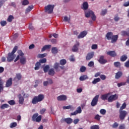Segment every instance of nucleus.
Masks as SVG:
<instances>
[{"instance_id":"nucleus-13","label":"nucleus","mask_w":129,"mask_h":129,"mask_svg":"<svg viewBox=\"0 0 129 129\" xmlns=\"http://www.w3.org/2000/svg\"><path fill=\"white\" fill-rule=\"evenodd\" d=\"M80 45V43L79 42H77L76 44H75L73 47L72 50L73 52H77L79 50V46Z\"/></svg>"},{"instance_id":"nucleus-58","label":"nucleus","mask_w":129,"mask_h":129,"mask_svg":"<svg viewBox=\"0 0 129 129\" xmlns=\"http://www.w3.org/2000/svg\"><path fill=\"white\" fill-rule=\"evenodd\" d=\"M18 54H19L18 55H19V56H21V57H23V56H24V53L22 50H19Z\"/></svg>"},{"instance_id":"nucleus-21","label":"nucleus","mask_w":129,"mask_h":129,"mask_svg":"<svg viewBox=\"0 0 129 129\" xmlns=\"http://www.w3.org/2000/svg\"><path fill=\"white\" fill-rule=\"evenodd\" d=\"M112 36H113V33L111 32H108L106 35V38H107V40H111Z\"/></svg>"},{"instance_id":"nucleus-24","label":"nucleus","mask_w":129,"mask_h":129,"mask_svg":"<svg viewBox=\"0 0 129 129\" xmlns=\"http://www.w3.org/2000/svg\"><path fill=\"white\" fill-rule=\"evenodd\" d=\"M2 91H4V81L0 77V93Z\"/></svg>"},{"instance_id":"nucleus-30","label":"nucleus","mask_w":129,"mask_h":129,"mask_svg":"<svg viewBox=\"0 0 129 129\" xmlns=\"http://www.w3.org/2000/svg\"><path fill=\"white\" fill-rule=\"evenodd\" d=\"M20 63L22 64V65H25L26 64V62H27V59H26V57H22L20 59Z\"/></svg>"},{"instance_id":"nucleus-35","label":"nucleus","mask_w":129,"mask_h":129,"mask_svg":"<svg viewBox=\"0 0 129 129\" xmlns=\"http://www.w3.org/2000/svg\"><path fill=\"white\" fill-rule=\"evenodd\" d=\"M14 19V16H13V15H10L8 17V18L7 19V22H9V23H12Z\"/></svg>"},{"instance_id":"nucleus-62","label":"nucleus","mask_w":129,"mask_h":129,"mask_svg":"<svg viewBox=\"0 0 129 129\" xmlns=\"http://www.w3.org/2000/svg\"><path fill=\"white\" fill-rule=\"evenodd\" d=\"M73 122L74 124H77V123L79 122V119L78 118L75 119V120H74Z\"/></svg>"},{"instance_id":"nucleus-57","label":"nucleus","mask_w":129,"mask_h":129,"mask_svg":"<svg viewBox=\"0 0 129 129\" xmlns=\"http://www.w3.org/2000/svg\"><path fill=\"white\" fill-rule=\"evenodd\" d=\"M100 77L102 80H105V79H106V76H105L104 75H100Z\"/></svg>"},{"instance_id":"nucleus-31","label":"nucleus","mask_w":129,"mask_h":129,"mask_svg":"<svg viewBox=\"0 0 129 129\" xmlns=\"http://www.w3.org/2000/svg\"><path fill=\"white\" fill-rule=\"evenodd\" d=\"M34 9V6H29L26 10L25 13L28 14V13H30L32 10Z\"/></svg>"},{"instance_id":"nucleus-4","label":"nucleus","mask_w":129,"mask_h":129,"mask_svg":"<svg viewBox=\"0 0 129 129\" xmlns=\"http://www.w3.org/2000/svg\"><path fill=\"white\" fill-rule=\"evenodd\" d=\"M32 121H36V122H40L42 120V115H39L38 113L34 114L32 117Z\"/></svg>"},{"instance_id":"nucleus-20","label":"nucleus","mask_w":129,"mask_h":129,"mask_svg":"<svg viewBox=\"0 0 129 129\" xmlns=\"http://www.w3.org/2000/svg\"><path fill=\"white\" fill-rule=\"evenodd\" d=\"M121 76H122V72L118 71L115 74V78L117 80L119 78H120Z\"/></svg>"},{"instance_id":"nucleus-10","label":"nucleus","mask_w":129,"mask_h":129,"mask_svg":"<svg viewBox=\"0 0 129 129\" xmlns=\"http://www.w3.org/2000/svg\"><path fill=\"white\" fill-rule=\"evenodd\" d=\"M94 56V52H91L87 53L86 56V60L89 61L91 59H92Z\"/></svg>"},{"instance_id":"nucleus-3","label":"nucleus","mask_w":129,"mask_h":129,"mask_svg":"<svg viewBox=\"0 0 129 129\" xmlns=\"http://www.w3.org/2000/svg\"><path fill=\"white\" fill-rule=\"evenodd\" d=\"M86 18H91L92 21H96V16L94 14V12L91 10L85 12Z\"/></svg>"},{"instance_id":"nucleus-9","label":"nucleus","mask_w":129,"mask_h":129,"mask_svg":"<svg viewBox=\"0 0 129 129\" xmlns=\"http://www.w3.org/2000/svg\"><path fill=\"white\" fill-rule=\"evenodd\" d=\"M117 98H118L117 94L112 95L108 98V102H112V101L116 100Z\"/></svg>"},{"instance_id":"nucleus-16","label":"nucleus","mask_w":129,"mask_h":129,"mask_svg":"<svg viewBox=\"0 0 129 129\" xmlns=\"http://www.w3.org/2000/svg\"><path fill=\"white\" fill-rule=\"evenodd\" d=\"M87 35V31H84L81 32L79 35L78 36V39H81L82 38H84L85 36Z\"/></svg>"},{"instance_id":"nucleus-26","label":"nucleus","mask_w":129,"mask_h":129,"mask_svg":"<svg viewBox=\"0 0 129 129\" xmlns=\"http://www.w3.org/2000/svg\"><path fill=\"white\" fill-rule=\"evenodd\" d=\"M117 39H118V35H113L111 38V43H115L117 41Z\"/></svg>"},{"instance_id":"nucleus-23","label":"nucleus","mask_w":129,"mask_h":129,"mask_svg":"<svg viewBox=\"0 0 129 129\" xmlns=\"http://www.w3.org/2000/svg\"><path fill=\"white\" fill-rule=\"evenodd\" d=\"M18 97L19 98V102L20 104H23L24 100H25L24 97L22 96V94H19Z\"/></svg>"},{"instance_id":"nucleus-50","label":"nucleus","mask_w":129,"mask_h":129,"mask_svg":"<svg viewBox=\"0 0 129 129\" xmlns=\"http://www.w3.org/2000/svg\"><path fill=\"white\" fill-rule=\"evenodd\" d=\"M0 24L2 26V27H5V26H6V25H7V21H2L0 22Z\"/></svg>"},{"instance_id":"nucleus-45","label":"nucleus","mask_w":129,"mask_h":129,"mask_svg":"<svg viewBox=\"0 0 129 129\" xmlns=\"http://www.w3.org/2000/svg\"><path fill=\"white\" fill-rule=\"evenodd\" d=\"M90 129H99V126L98 125H93L90 127Z\"/></svg>"},{"instance_id":"nucleus-15","label":"nucleus","mask_w":129,"mask_h":129,"mask_svg":"<svg viewBox=\"0 0 129 129\" xmlns=\"http://www.w3.org/2000/svg\"><path fill=\"white\" fill-rule=\"evenodd\" d=\"M13 85V78H10L6 82V87H11Z\"/></svg>"},{"instance_id":"nucleus-43","label":"nucleus","mask_w":129,"mask_h":129,"mask_svg":"<svg viewBox=\"0 0 129 129\" xmlns=\"http://www.w3.org/2000/svg\"><path fill=\"white\" fill-rule=\"evenodd\" d=\"M8 103L10 105H15V104H16V102H15V100H11L8 101Z\"/></svg>"},{"instance_id":"nucleus-55","label":"nucleus","mask_w":129,"mask_h":129,"mask_svg":"<svg viewBox=\"0 0 129 129\" xmlns=\"http://www.w3.org/2000/svg\"><path fill=\"white\" fill-rule=\"evenodd\" d=\"M70 21V18H68V17L64 16L63 17V22H69Z\"/></svg>"},{"instance_id":"nucleus-52","label":"nucleus","mask_w":129,"mask_h":129,"mask_svg":"<svg viewBox=\"0 0 129 129\" xmlns=\"http://www.w3.org/2000/svg\"><path fill=\"white\" fill-rule=\"evenodd\" d=\"M88 66L89 67H93L94 66V62L91 61L89 62Z\"/></svg>"},{"instance_id":"nucleus-11","label":"nucleus","mask_w":129,"mask_h":129,"mask_svg":"<svg viewBox=\"0 0 129 129\" xmlns=\"http://www.w3.org/2000/svg\"><path fill=\"white\" fill-rule=\"evenodd\" d=\"M98 61L102 64L107 63V60L104 59V56L103 55H101Z\"/></svg>"},{"instance_id":"nucleus-40","label":"nucleus","mask_w":129,"mask_h":129,"mask_svg":"<svg viewBox=\"0 0 129 129\" xmlns=\"http://www.w3.org/2000/svg\"><path fill=\"white\" fill-rule=\"evenodd\" d=\"M100 82V78H98L95 79L92 81V83H93V84H96V83H97L98 82Z\"/></svg>"},{"instance_id":"nucleus-22","label":"nucleus","mask_w":129,"mask_h":129,"mask_svg":"<svg viewBox=\"0 0 129 129\" xmlns=\"http://www.w3.org/2000/svg\"><path fill=\"white\" fill-rule=\"evenodd\" d=\"M64 121L68 123V124H70L73 122V119L71 118H66L63 119Z\"/></svg>"},{"instance_id":"nucleus-18","label":"nucleus","mask_w":129,"mask_h":129,"mask_svg":"<svg viewBox=\"0 0 129 129\" xmlns=\"http://www.w3.org/2000/svg\"><path fill=\"white\" fill-rule=\"evenodd\" d=\"M48 81L43 82L44 86H48L49 84H53V80L51 79H47Z\"/></svg>"},{"instance_id":"nucleus-42","label":"nucleus","mask_w":129,"mask_h":129,"mask_svg":"<svg viewBox=\"0 0 129 129\" xmlns=\"http://www.w3.org/2000/svg\"><path fill=\"white\" fill-rule=\"evenodd\" d=\"M47 56V53L39 54L38 55V58H44Z\"/></svg>"},{"instance_id":"nucleus-19","label":"nucleus","mask_w":129,"mask_h":129,"mask_svg":"<svg viewBox=\"0 0 129 129\" xmlns=\"http://www.w3.org/2000/svg\"><path fill=\"white\" fill-rule=\"evenodd\" d=\"M107 55H109V56H110V57H116L117 54L116 52H115V51H109L107 52Z\"/></svg>"},{"instance_id":"nucleus-51","label":"nucleus","mask_w":129,"mask_h":129,"mask_svg":"<svg viewBox=\"0 0 129 129\" xmlns=\"http://www.w3.org/2000/svg\"><path fill=\"white\" fill-rule=\"evenodd\" d=\"M126 84V82H121L120 83L117 84L118 87H120V86H122L123 85H125Z\"/></svg>"},{"instance_id":"nucleus-34","label":"nucleus","mask_w":129,"mask_h":129,"mask_svg":"<svg viewBox=\"0 0 129 129\" xmlns=\"http://www.w3.org/2000/svg\"><path fill=\"white\" fill-rule=\"evenodd\" d=\"M10 107V105L8 104H4L1 106V109H5V108H9Z\"/></svg>"},{"instance_id":"nucleus-17","label":"nucleus","mask_w":129,"mask_h":129,"mask_svg":"<svg viewBox=\"0 0 129 129\" xmlns=\"http://www.w3.org/2000/svg\"><path fill=\"white\" fill-rule=\"evenodd\" d=\"M17 79L18 81H19V80L22 79V74H21V73L16 74V77L14 78L13 80L14 81H17Z\"/></svg>"},{"instance_id":"nucleus-49","label":"nucleus","mask_w":129,"mask_h":129,"mask_svg":"<svg viewBox=\"0 0 129 129\" xmlns=\"http://www.w3.org/2000/svg\"><path fill=\"white\" fill-rule=\"evenodd\" d=\"M100 117H102L101 116L99 115V114H97L95 115L94 119H96V120H100Z\"/></svg>"},{"instance_id":"nucleus-36","label":"nucleus","mask_w":129,"mask_h":129,"mask_svg":"<svg viewBox=\"0 0 129 129\" xmlns=\"http://www.w3.org/2000/svg\"><path fill=\"white\" fill-rule=\"evenodd\" d=\"M67 63V61L65 59H61L59 61L60 65H62L63 66V65H65Z\"/></svg>"},{"instance_id":"nucleus-41","label":"nucleus","mask_w":129,"mask_h":129,"mask_svg":"<svg viewBox=\"0 0 129 129\" xmlns=\"http://www.w3.org/2000/svg\"><path fill=\"white\" fill-rule=\"evenodd\" d=\"M17 125V122H12L10 124V127H11V128H13L14 127H16Z\"/></svg>"},{"instance_id":"nucleus-39","label":"nucleus","mask_w":129,"mask_h":129,"mask_svg":"<svg viewBox=\"0 0 129 129\" xmlns=\"http://www.w3.org/2000/svg\"><path fill=\"white\" fill-rule=\"evenodd\" d=\"M49 69H50V67H49V65H46L44 68L43 71L44 73H47L48 71H49Z\"/></svg>"},{"instance_id":"nucleus-63","label":"nucleus","mask_w":129,"mask_h":129,"mask_svg":"<svg viewBox=\"0 0 129 129\" xmlns=\"http://www.w3.org/2000/svg\"><path fill=\"white\" fill-rule=\"evenodd\" d=\"M124 66H125V67H126L127 68H129V60L125 62Z\"/></svg>"},{"instance_id":"nucleus-7","label":"nucleus","mask_w":129,"mask_h":129,"mask_svg":"<svg viewBox=\"0 0 129 129\" xmlns=\"http://www.w3.org/2000/svg\"><path fill=\"white\" fill-rule=\"evenodd\" d=\"M119 117L120 119V120H123L124 118H125V116L127 115V112L125 110L123 111H119Z\"/></svg>"},{"instance_id":"nucleus-60","label":"nucleus","mask_w":129,"mask_h":129,"mask_svg":"<svg viewBox=\"0 0 129 129\" xmlns=\"http://www.w3.org/2000/svg\"><path fill=\"white\" fill-rule=\"evenodd\" d=\"M125 125L124 124H121L119 126V129H125Z\"/></svg>"},{"instance_id":"nucleus-27","label":"nucleus","mask_w":129,"mask_h":129,"mask_svg":"<svg viewBox=\"0 0 129 129\" xmlns=\"http://www.w3.org/2000/svg\"><path fill=\"white\" fill-rule=\"evenodd\" d=\"M109 94L108 93V94H105L102 95L101 96V99L104 101L107 100V99L108 100L107 98H108Z\"/></svg>"},{"instance_id":"nucleus-56","label":"nucleus","mask_w":129,"mask_h":129,"mask_svg":"<svg viewBox=\"0 0 129 129\" xmlns=\"http://www.w3.org/2000/svg\"><path fill=\"white\" fill-rule=\"evenodd\" d=\"M117 126H118V123H117L116 122H115L112 125L113 128H116Z\"/></svg>"},{"instance_id":"nucleus-28","label":"nucleus","mask_w":129,"mask_h":129,"mask_svg":"<svg viewBox=\"0 0 129 129\" xmlns=\"http://www.w3.org/2000/svg\"><path fill=\"white\" fill-rule=\"evenodd\" d=\"M80 81H84L85 80H86V79H88V77H87V75H83V76H81L80 78Z\"/></svg>"},{"instance_id":"nucleus-8","label":"nucleus","mask_w":129,"mask_h":129,"mask_svg":"<svg viewBox=\"0 0 129 129\" xmlns=\"http://www.w3.org/2000/svg\"><path fill=\"white\" fill-rule=\"evenodd\" d=\"M99 98V95H96L92 99L91 102V106H95L97 105V102H98V99Z\"/></svg>"},{"instance_id":"nucleus-46","label":"nucleus","mask_w":129,"mask_h":129,"mask_svg":"<svg viewBox=\"0 0 129 129\" xmlns=\"http://www.w3.org/2000/svg\"><path fill=\"white\" fill-rule=\"evenodd\" d=\"M28 5H29V1L28 0H24L22 2L23 6H28Z\"/></svg>"},{"instance_id":"nucleus-25","label":"nucleus","mask_w":129,"mask_h":129,"mask_svg":"<svg viewBox=\"0 0 129 129\" xmlns=\"http://www.w3.org/2000/svg\"><path fill=\"white\" fill-rule=\"evenodd\" d=\"M59 64L58 62H55L53 66V68L55 69L56 72H59L60 69H59Z\"/></svg>"},{"instance_id":"nucleus-29","label":"nucleus","mask_w":129,"mask_h":129,"mask_svg":"<svg viewBox=\"0 0 129 129\" xmlns=\"http://www.w3.org/2000/svg\"><path fill=\"white\" fill-rule=\"evenodd\" d=\"M82 10L86 11L88 9V3L87 2H84L83 4V7H82Z\"/></svg>"},{"instance_id":"nucleus-64","label":"nucleus","mask_w":129,"mask_h":129,"mask_svg":"<svg viewBox=\"0 0 129 129\" xmlns=\"http://www.w3.org/2000/svg\"><path fill=\"white\" fill-rule=\"evenodd\" d=\"M45 111H46V109L45 108H43L41 110H40V114H44V113H45Z\"/></svg>"},{"instance_id":"nucleus-1","label":"nucleus","mask_w":129,"mask_h":129,"mask_svg":"<svg viewBox=\"0 0 129 129\" xmlns=\"http://www.w3.org/2000/svg\"><path fill=\"white\" fill-rule=\"evenodd\" d=\"M44 98H45L44 94H40L38 96H35L33 97L31 103L32 104H37L38 102L43 101V100H44Z\"/></svg>"},{"instance_id":"nucleus-33","label":"nucleus","mask_w":129,"mask_h":129,"mask_svg":"<svg viewBox=\"0 0 129 129\" xmlns=\"http://www.w3.org/2000/svg\"><path fill=\"white\" fill-rule=\"evenodd\" d=\"M51 52L52 54H57L58 53V48L56 47H52L51 48Z\"/></svg>"},{"instance_id":"nucleus-2","label":"nucleus","mask_w":129,"mask_h":129,"mask_svg":"<svg viewBox=\"0 0 129 129\" xmlns=\"http://www.w3.org/2000/svg\"><path fill=\"white\" fill-rule=\"evenodd\" d=\"M18 50V46H15L13 48L12 52H9L7 57V61L8 62H12L16 58V55L15 53L17 52Z\"/></svg>"},{"instance_id":"nucleus-12","label":"nucleus","mask_w":129,"mask_h":129,"mask_svg":"<svg viewBox=\"0 0 129 129\" xmlns=\"http://www.w3.org/2000/svg\"><path fill=\"white\" fill-rule=\"evenodd\" d=\"M57 100L58 101H65L67 100V96L64 95H61L57 97Z\"/></svg>"},{"instance_id":"nucleus-61","label":"nucleus","mask_w":129,"mask_h":129,"mask_svg":"<svg viewBox=\"0 0 129 129\" xmlns=\"http://www.w3.org/2000/svg\"><path fill=\"white\" fill-rule=\"evenodd\" d=\"M29 30H30L31 31H33V30H35V28H34V27L33 26V25H32V24H30L29 25Z\"/></svg>"},{"instance_id":"nucleus-59","label":"nucleus","mask_w":129,"mask_h":129,"mask_svg":"<svg viewBox=\"0 0 129 129\" xmlns=\"http://www.w3.org/2000/svg\"><path fill=\"white\" fill-rule=\"evenodd\" d=\"M92 50H96L97 49V44H93L91 47Z\"/></svg>"},{"instance_id":"nucleus-38","label":"nucleus","mask_w":129,"mask_h":129,"mask_svg":"<svg viewBox=\"0 0 129 129\" xmlns=\"http://www.w3.org/2000/svg\"><path fill=\"white\" fill-rule=\"evenodd\" d=\"M125 107H126V104L124 102L122 104V106L120 107L119 111H123V109H125Z\"/></svg>"},{"instance_id":"nucleus-32","label":"nucleus","mask_w":129,"mask_h":129,"mask_svg":"<svg viewBox=\"0 0 129 129\" xmlns=\"http://www.w3.org/2000/svg\"><path fill=\"white\" fill-rule=\"evenodd\" d=\"M48 75H50V76H53V75H55V70H54V69H51L49 70Z\"/></svg>"},{"instance_id":"nucleus-53","label":"nucleus","mask_w":129,"mask_h":129,"mask_svg":"<svg viewBox=\"0 0 129 129\" xmlns=\"http://www.w3.org/2000/svg\"><path fill=\"white\" fill-rule=\"evenodd\" d=\"M107 13V10H102L101 12V16H105V14Z\"/></svg>"},{"instance_id":"nucleus-6","label":"nucleus","mask_w":129,"mask_h":129,"mask_svg":"<svg viewBox=\"0 0 129 129\" xmlns=\"http://www.w3.org/2000/svg\"><path fill=\"white\" fill-rule=\"evenodd\" d=\"M54 7L55 6L54 5H48L47 6H45L44 8L45 13L48 12V14H52V13H53V10H54Z\"/></svg>"},{"instance_id":"nucleus-54","label":"nucleus","mask_w":129,"mask_h":129,"mask_svg":"<svg viewBox=\"0 0 129 129\" xmlns=\"http://www.w3.org/2000/svg\"><path fill=\"white\" fill-rule=\"evenodd\" d=\"M114 65L115 67H119L120 66V62L119 61L115 62Z\"/></svg>"},{"instance_id":"nucleus-5","label":"nucleus","mask_w":129,"mask_h":129,"mask_svg":"<svg viewBox=\"0 0 129 129\" xmlns=\"http://www.w3.org/2000/svg\"><path fill=\"white\" fill-rule=\"evenodd\" d=\"M46 62H47V59L46 58H42L40 59L39 62H37L35 63V67L34 68L35 70H39V69H40V66H41V64L46 63Z\"/></svg>"},{"instance_id":"nucleus-14","label":"nucleus","mask_w":129,"mask_h":129,"mask_svg":"<svg viewBox=\"0 0 129 129\" xmlns=\"http://www.w3.org/2000/svg\"><path fill=\"white\" fill-rule=\"evenodd\" d=\"M81 112H82L81 107L79 106L75 112L71 113V115H76V114H78V113H81Z\"/></svg>"},{"instance_id":"nucleus-48","label":"nucleus","mask_w":129,"mask_h":129,"mask_svg":"<svg viewBox=\"0 0 129 129\" xmlns=\"http://www.w3.org/2000/svg\"><path fill=\"white\" fill-rule=\"evenodd\" d=\"M80 71L81 72H85V71H86V67H84V66H82L80 70Z\"/></svg>"},{"instance_id":"nucleus-44","label":"nucleus","mask_w":129,"mask_h":129,"mask_svg":"<svg viewBox=\"0 0 129 129\" xmlns=\"http://www.w3.org/2000/svg\"><path fill=\"white\" fill-rule=\"evenodd\" d=\"M100 113H101V114L104 115H105V113H106V110L104 109H101L100 110Z\"/></svg>"},{"instance_id":"nucleus-47","label":"nucleus","mask_w":129,"mask_h":129,"mask_svg":"<svg viewBox=\"0 0 129 129\" xmlns=\"http://www.w3.org/2000/svg\"><path fill=\"white\" fill-rule=\"evenodd\" d=\"M121 34L122 36H127L128 37H129V32H128L122 31Z\"/></svg>"},{"instance_id":"nucleus-37","label":"nucleus","mask_w":129,"mask_h":129,"mask_svg":"<svg viewBox=\"0 0 129 129\" xmlns=\"http://www.w3.org/2000/svg\"><path fill=\"white\" fill-rule=\"evenodd\" d=\"M126 59H127V56L125 55H123L120 57V61H121V62H124Z\"/></svg>"}]
</instances>
